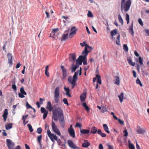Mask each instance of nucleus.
I'll return each mask as SVG.
<instances>
[{"label": "nucleus", "instance_id": "nucleus-1", "mask_svg": "<svg viewBox=\"0 0 149 149\" xmlns=\"http://www.w3.org/2000/svg\"><path fill=\"white\" fill-rule=\"evenodd\" d=\"M53 107L54 108L52 110V118L55 121L58 120V118H60L63 116L62 109L60 107H56L54 105Z\"/></svg>", "mask_w": 149, "mask_h": 149}, {"label": "nucleus", "instance_id": "nucleus-2", "mask_svg": "<svg viewBox=\"0 0 149 149\" xmlns=\"http://www.w3.org/2000/svg\"><path fill=\"white\" fill-rule=\"evenodd\" d=\"M126 0H121V10L122 11L124 10L125 12L128 11L130 7L131 2L130 0H127L125 3Z\"/></svg>", "mask_w": 149, "mask_h": 149}, {"label": "nucleus", "instance_id": "nucleus-3", "mask_svg": "<svg viewBox=\"0 0 149 149\" xmlns=\"http://www.w3.org/2000/svg\"><path fill=\"white\" fill-rule=\"evenodd\" d=\"M78 73L79 71H77L74 73L72 77L71 76H69L68 77V80L70 83L72 84V89L74 88V86L76 85V81L78 79Z\"/></svg>", "mask_w": 149, "mask_h": 149}, {"label": "nucleus", "instance_id": "nucleus-4", "mask_svg": "<svg viewBox=\"0 0 149 149\" xmlns=\"http://www.w3.org/2000/svg\"><path fill=\"white\" fill-rule=\"evenodd\" d=\"M54 97L55 102L56 103H58L60 98V90L58 87H56L55 90Z\"/></svg>", "mask_w": 149, "mask_h": 149}, {"label": "nucleus", "instance_id": "nucleus-5", "mask_svg": "<svg viewBox=\"0 0 149 149\" xmlns=\"http://www.w3.org/2000/svg\"><path fill=\"white\" fill-rule=\"evenodd\" d=\"M47 132L48 136L52 142H54V140L56 141H57L58 139L57 136L55 135H54L52 133L48 127Z\"/></svg>", "mask_w": 149, "mask_h": 149}, {"label": "nucleus", "instance_id": "nucleus-6", "mask_svg": "<svg viewBox=\"0 0 149 149\" xmlns=\"http://www.w3.org/2000/svg\"><path fill=\"white\" fill-rule=\"evenodd\" d=\"M52 127L53 131L57 135L60 136L61 135L60 132L58 128L55 123L53 121L52 122Z\"/></svg>", "mask_w": 149, "mask_h": 149}, {"label": "nucleus", "instance_id": "nucleus-7", "mask_svg": "<svg viewBox=\"0 0 149 149\" xmlns=\"http://www.w3.org/2000/svg\"><path fill=\"white\" fill-rule=\"evenodd\" d=\"M6 144L9 149H14L15 143L9 139H6Z\"/></svg>", "mask_w": 149, "mask_h": 149}, {"label": "nucleus", "instance_id": "nucleus-8", "mask_svg": "<svg viewBox=\"0 0 149 149\" xmlns=\"http://www.w3.org/2000/svg\"><path fill=\"white\" fill-rule=\"evenodd\" d=\"M69 146L73 149H79V148L76 146L73 142L70 140H68L67 141Z\"/></svg>", "mask_w": 149, "mask_h": 149}, {"label": "nucleus", "instance_id": "nucleus-9", "mask_svg": "<svg viewBox=\"0 0 149 149\" xmlns=\"http://www.w3.org/2000/svg\"><path fill=\"white\" fill-rule=\"evenodd\" d=\"M83 43L84 44V45H86V47L84 48V50L82 52V54H86L87 53V55H88V53L89 52L88 51L87 48H88L91 49H92V47L88 46L86 43L85 41L83 42Z\"/></svg>", "mask_w": 149, "mask_h": 149}, {"label": "nucleus", "instance_id": "nucleus-10", "mask_svg": "<svg viewBox=\"0 0 149 149\" xmlns=\"http://www.w3.org/2000/svg\"><path fill=\"white\" fill-rule=\"evenodd\" d=\"M137 129L136 130L137 133L138 134H143L146 132V130L145 129L142 128H141L139 126H137Z\"/></svg>", "mask_w": 149, "mask_h": 149}, {"label": "nucleus", "instance_id": "nucleus-11", "mask_svg": "<svg viewBox=\"0 0 149 149\" xmlns=\"http://www.w3.org/2000/svg\"><path fill=\"white\" fill-rule=\"evenodd\" d=\"M68 132H69L70 136L73 138L75 137V132L74 129L72 127V125H70V127L68 128Z\"/></svg>", "mask_w": 149, "mask_h": 149}, {"label": "nucleus", "instance_id": "nucleus-12", "mask_svg": "<svg viewBox=\"0 0 149 149\" xmlns=\"http://www.w3.org/2000/svg\"><path fill=\"white\" fill-rule=\"evenodd\" d=\"M83 55V56H79V58H81L82 62H83V64L84 65H86L87 64L86 59V56L87 55V53Z\"/></svg>", "mask_w": 149, "mask_h": 149}, {"label": "nucleus", "instance_id": "nucleus-13", "mask_svg": "<svg viewBox=\"0 0 149 149\" xmlns=\"http://www.w3.org/2000/svg\"><path fill=\"white\" fill-rule=\"evenodd\" d=\"M75 27L74 26L72 27L70 30V32L69 34V36L71 38H72L76 33V30Z\"/></svg>", "mask_w": 149, "mask_h": 149}, {"label": "nucleus", "instance_id": "nucleus-14", "mask_svg": "<svg viewBox=\"0 0 149 149\" xmlns=\"http://www.w3.org/2000/svg\"><path fill=\"white\" fill-rule=\"evenodd\" d=\"M69 31V30L66 31H65L64 33L62 35V36L61 40V41H65L67 38Z\"/></svg>", "mask_w": 149, "mask_h": 149}, {"label": "nucleus", "instance_id": "nucleus-15", "mask_svg": "<svg viewBox=\"0 0 149 149\" xmlns=\"http://www.w3.org/2000/svg\"><path fill=\"white\" fill-rule=\"evenodd\" d=\"M46 108L49 111H51L53 110L54 109V108L52 106L51 102L49 101L47 103Z\"/></svg>", "mask_w": 149, "mask_h": 149}, {"label": "nucleus", "instance_id": "nucleus-16", "mask_svg": "<svg viewBox=\"0 0 149 149\" xmlns=\"http://www.w3.org/2000/svg\"><path fill=\"white\" fill-rule=\"evenodd\" d=\"M86 93H83L80 96V99L81 101V102H84L85 101V99L86 98Z\"/></svg>", "mask_w": 149, "mask_h": 149}, {"label": "nucleus", "instance_id": "nucleus-17", "mask_svg": "<svg viewBox=\"0 0 149 149\" xmlns=\"http://www.w3.org/2000/svg\"><path fill=\"white\" fill-rule=\"evenodd\" d=\"M8 115V111L7 109H5L2 116L3 118L4 121L5 122L6 121L7 116Z\"/></svg>", "mask_w": 149, "mask_h": 149}, {"label": "nucleus", "instance_id": "nucleus-18", "mask_svg": "<svg viewBox=\"0 0 149 149\" xmlns=\"http://www.w3.org/2000/svg\"><path fill=\"white\" fill-rule=\"evenodd\" d=\"M59 119V123L61 127L64 128V120L63 116L60 118H58Z\"/></svg>", "mask_w": 149, "mask_h": 149}, {"label": "nucleus", "instance_id": "nucleus-19", "mask_svg": "<svg viewBox=\"0 0 149 149\" xmlns=\"http://www.w3.org/2000/svg\"><path fill=\"white\" fill-rule=\"evenodd\" d=\"M90 145V143L88 142V140H85L84 141V143L82 144V146L84 148H87Z\"/></svg>", "mask_w": 149, "mask_h": 149}, {"label": "nucleus", "instance_id": "nucleus-20", "mask_svg": "<svg viewBox=\"0 0 149 149\" xmlns=\"http://www.w3.org/2000/svg\"><path fill=\"white\" fill-rule=\"evenodd\" d=\"M7 56L8 58V63L11 65L12 63V55L11 53H9L8 54Z\"/></svg>", "mask_w": 149, "mask_h": 149}, {"label": "nucleus", "instance_id": "nucleus-21", "mask_svg": "<svg viewBox=\"0 0 149 149\" xmlns=\"http://www.w3.org/2000/svg\"><path fill=\"white\" fill-rule=\"evenodd\" d=\"M76 58V56L75 53L71 54H70L69 60L71 61H75Z\"/></svg>", "mask_w": 149, "mask_h": 149}, {"label": "nucleus", "instance_id": "nucleus-22", "mask_svg": "<svg viewBox=\"0 0 149 149\" xmlns=\"http://www.w3.org/2000/svg\"><path fill=\"white\" fill-rule=\"evenodd\" d=\"M64 89L66 92V95L68 96L69 97H71V96L70 94V90L68 88H66L65 86L64 87Z\"/></svg>", "mask_w": 149, "mask_h": 149}, {"label": "nucleus", "instance_id": "nucleus-23", "mask_svg": "<svg viewBox=\"0 0 149 149\" xmlns=\"http://www.w3.org/2000/svg\"><path fill=\"white\" fill-rule=\"evenodd\" d=\"M103 127L105 131L108 134L110 133V131H109L108 127L106 124H103Z\"/></svg>", "mask_w": 149, "mask_h": 149}, {"label": "nucleus", "instance_id": "nucleus-24", "mask_svg": "<svg viewBox=\"0 0 149 149\" xmlns=\"http://www.w3.org/2000/svg\"><path fill=\"white\" fill-rule=\"evenodd\" d=\"M118 97L119 99L120 102L122 103L123 102V100L124 97V94L123 92H121L120 95H118Z\"/></svg>", "mask_w": 149, "mask_h": 149}, {"label": "nucleus", "instance_id": "nucleus-25", "mask_svg": "<svg viewBox=\"0 0 149 149\" xmlns=\"http://www.w3.org/2000/svg\"><path fill=\"white\" fill-rule=\"evenodd\" d=\"M97 131V128L95 127H91L90 133L91 134H95L96 133Z\"/></svg>", "mask_w": 149, "mask_h": 149}, {"label": "nucleus", "instance_id": "nucleus-26", "mask_svg": "<svg viewBox=\"0 0 149 149\" xmlns=\"http://www.w3.org/2000/svg\"><path fill=\"white\" fill-rule=\"evenodd\" d=\"M133 23H132L131 24V25L130 26L129 29V32L131 34L132 36L134 35V32L133 29Z\"/></svg>", "mask_w": 149, "mask_h": 149}, {"label": "nucleus", "instance_id": "nucleus-27", "mask_svg": "<svg viewBox=\"0 0 149 149\" xmlns=\"http://www.w3.org/2000/svg\"><path fill=\"white\" fill-rule=\"evenodd\" d=\"M97 133L102 137H105L107 135L105 133H102L100 129H98L97 130Z\"/></svg>", "mask_w": 149, "mask_h": 149}, {"label": "nucleus", "instance_id": "nucleus-28", "mask_svg": "<svg viewBox=\"0 0 149 149\" xmlns=\"http://www.w3.org/2000/svg\"><path fill=\"white\" fill-rule=\"evenodd\" d=\"M80 132L83 134H88L90 132V131L88 130L84 129L80 130Z\"/></svg>", "mask_w": 149, "mask_h": 149}, {"label": "nucleus", "instance_id": "nucleus-29", "mask_svg": "<svg viewBox=\"0 0 149 149\" xmlns=\"http://www.w3.org/2000/svg\"><path fill=\"white\" fill-rule=\"evenodd\" d=\"M115 81L114 84H116L118 85L120 84V79L119 77L118 76H116L115 77Z\"/></svg>", "mask_w": 149, "mask_h": 149}, {"label": "nucleus", "instance_id": "nucleus-30", "mask_svg": "<svg viewBox=\"0 0 149 149\" xmlns=\"http://www.w3.org/2000/svg\"><path fill=\"white\" fill-rule=\"evenodd\" d=\"M48 68L49 66L48 65H47L45 67V74L47 77H48L49 76V73L48 72Z\"/></svg>", "mask_w": 149, "mask_h": 149}, {"label": "nucleus", "instance_id": "nucleus-31", "mask_svg": "<svg viewBox=\"0 0 149 149\" xmlns=\"http://www.w3.org/2000/svg\"><path fill=\"white\" fill-rule=\"evenodd\" d=\"M127 60L129 64L132 66H134L135 65V63L132 61V59L131 58H128Z\"/></svg>", "mask_w": 149, "mask_h": 149}, {"label": "nucleus", "instance_id": "nucleus-32", "mask_svg": "<svg viewBox=\"0 0 149 149\" xmlns=\"http://www.w3.org/2000/svg\"><path fill=\"white\" fill-rule=\"evenodd\" d=\"M118 33L117 29H116L111 31L110 33L112 36H115Z\"/></svg>", "mask_w": 149, "mask_h": 149}, {"label": "nucleus", "instance_id": "nucleus-33", "mask_svg": "<svg viewBox=\"0 0 149 149\" xmlns=\"http://www.w3.org/2000/svg\"><path fill=\"white\" fill-rule=\"evenodd\" d=\"M13 125L12 123H8L6 125H5L6 129L7 130H9L11 129Z\"/></svg>", "mask_w": 149, "mask_h": 149}, {"label": "nucleus", "instance_id": "nucleus-34", "mask_svg": "<svg viewBox=\"0 0 149 149\" xmlns=\"http://www.w3.org/2000/svg\"><path fill=\"white\" fill-rule=\"evenodd\" d=\"M82 106L84 108L85 110L87 111H88L90 110L89 107L86 105V102L83 103L82 104Z\"/></svg>", "mask_w": 149, "mask_h": 149}, {"label": "nucleus", "instance_id": "nucleus-35", "mask_svg": "<svg viewBox=\"0 0 149 149\" xmlns=\"http://www.w3.org/2000/svg\"><path fill=\"white\" fill-rule=\"evenodd\" d=\"M118 18L119 20V21L120 23H121V25H123V21L122 18L120 15L119 14L118 15Z\"/></svg>", "mask_w": 149, "mask_h": 149}, {"label": "nucleus", "instance_id": "nucleus-36", "mask_svg": "<svg viewBox=\"0 0 149 149\" xmlns=\"http://www.w3.org/2000/svg\"><path fill=\"white\" fill-rule=\"evenodd\" d=\"M82 61L81 60V58H79L76 60V63L77 64H78V65H81L82 64Z\"/></svg>", "mask_w": 149, "mask_h": 149}, {"label": "nucleus", "instance_id": "nucleus-37", "mask_svg": "<svg viewBox=\"0 0 149 149\" xmlns=\"http://www.w3.org/2000/svg\"><path fill=\"white\" fill-rule=\"evenodd\" d=\"M96 77L97 79V83L100 84H101L102 81L100 76L99 75H96Z\"/></svg>", "mask_w": 149, "mask_h": 149}, {"label": "nucleus", "instance_id": "nucleus-38", "mask_svg": "<svg viewBox=\"0 0 149 149\" xmlns=\"http://www.w3.org/2000/svg\"><path fill=\"white\" fill-rule=\"evenodd\" d=\"M20 93L24 94L25 95H27L23 87H21L20 88Z\"/></svg>", "mask_w": 149, "mask_h": 149}, {"label": "nucleus", "instance_id": "nucleus-39", "mask_svg": "<svg viewBox=\"0 0 149 149\" xmlns=\"http://www.w3.org/2000/svg\"><path fill=\"white\" fill-rule=\"evenodd\" d=\"M102 112L104 113L105 112L108 111L106 106H102V107L101 111Z\"/></svg>", "mask_w": 149, "mask_h": 149}, {"label": "nucleus", "instance_id": "nucleus-40", "mask_svg": "<svg viewBox=\"0 0 149 149\" xmlns=\"http://www.w3.org/2000/svg\"><path fill=\"white\" fill-rule=\"evenodd\" d=\"M130 141H128L129 144V147L130 149H135V147L133 144L130 143Z\"/></svg>", "mask_w": 149, "mask_h": 149}, {"label": "nucleus", "instance_id": "nucleus-41", "mask_svg": "<svg viewBox=\"0 0 149 149\" xmlns=\"http://www.w3.org/2000/svg\"><path fill=\"white\" fill-rule=\"evenodd\" d=\"M125 19L127 21V24H128L130 22V17L129 15L127 13H126V14Z\"/></svg>", "mask_w": 149, "mask_h": 149}, {"label": "nucleus", "instance_id": "nucleus-42", "mask_svg": "<svg viewBox=\"0 0 149 149\" xmlns=\"http://www.w3.org/2000/svg\"><path fill=\"white\" fill-rule=\"evenodd\" d=\"M138 62L141 65H143V59L140 56L139 57L138 59Z\"/></svg>", "mask_w": 149, "mask_h": 149}, {"label": "nucleus", "instance_id": "nucleus-43", "mask_svg": "<svg viewBox=\"0 0 149 149\" xmlns=\"http://www.w3.org/2000/svg\"><path fill=\"white\" fill-rule=\"evenodd\" d=\"M123 48L124 50L126 52H127L128 50V47L126 44H124L123 45Z\"/></svg>", "mask_w": 149, "mask_h": 149}, {"label": "nucleus", "instance_id": "nucleus-44", "mask_svg": "<svg viewBox=\"0 0 149 149\" xmlns=\"http://www.w3.org/2000/svg\"><path fill=\"white\" fill-rule=\"evenodd\" d=\"M27 126L28 127L29 130L30 132H32L33 131V129L32 126L30 124H28Z\"/></svg>", "mask_w": 149, "mask_h": 149}, {"label": "nucleus", "instance_id": "nucleus-45", "mask_svg": "<svg viewBox=\"0 0 149 149\" xmlns=\"http://www.w3.org/2000/svg\"><path fill=\"white\" fill-rule=\"evenodd\" d=\"M42 138V136L41 135L37 137V141L40 144H41Z\"/></svg>", "mask_w": 149, "mask_h": 149}, {"label": "nucleus", "instance_id": "nucleus-46", "mask_svg": "<svg viewBox=\"0 0 149 149\" xmlns=\"http://www.w3.org/2000/svg\"><path fill=\"white\" fill-rule=\"evenodd\" d=\"M42 129L40 127L38 128L37 129V133L39 134H41L42 131Z\"/></svg>", "mask_w": 149, "mask_h": 149}, {"label": "nucleus", "instance_id": "nucleus-47", "mask_svg": "<svg viewBox=\"0 0 149 149\" xmlns=\"http://www.w3.org/2000/svg\"><path fill=\"white\" fill-rule=\"evenodd\" d=\"M41 113H44L48 112V111H47L46 110L44 107H42L41 108Z\"/></svg>", "mask_w": 149, "mask_h": 149}, {"label": "nucleus", "instance_id": "nucleus-48", "mask_svg": "<svg viewBox=\"0 0 149 149\" xmlns=\"http://www.w3.org/2000/svg\"><path fill=\"white\" fill-rule=\"evenodd\" d=\"M136 82L137 84H139L141 86H142V84H141L140 80L138 78L136 79Z\"/></svg>", "mask_w": 149, "mask_h": 149}, {"label": "nucleus", "instance_id": "nucleus-49", "mask_svg": "<svg viewBox=\"0 0 149 149\" xmlns=\"http://www.w3.org/2000/svg\"><path fill=\"white\" fill-rule=\"evenodd\" d=\"M58 29H54L52 31V34H53V35H54L55 36V33L58 32Z\"/></svg>", "mask_w": 149, "mask_h": 149}, {"label": "nucleus", "instance_id": "nucleus-50", "mask_svg": "<svg viewBox=\"0 0 149 149\" xmlns=\"http://www.w3.org/2000/svg\"><path fill=\"white\" fill-rule=\"evenodd\" d=\"M61 68L62 70V72L67 73L66 69L65 68L64 66L62 65L61 66Z\"/></svg>", "mask_w": 149, "mask_h": 149}, {"label": "nucleus", "instance_id": "nucleus-51", "mask_svg": "<svg viewBox=\"0 0 149 149\" xmlns=\"http://www.w3.org/2000/svg\"><path fill=\"white\" fill-rule=\"evenodd\" d=\"M63 101L65 104H67L68 106L69 105L67 99L65 98H64L63 100Z\"/></svg>", "mask_w": 149, "mask_h": 149}, {"label": "nucleus", "instance_id": "nucleus-52", "mask_svg": "<svg viewBox=\"0 0 149 149\" xmlns=\"http://www.w3.org/2000/svg\"><path fill=\"white\" fill-rule=\"evenodd\" d=\"M81 124L79 123H77L75 125V127H78L80 128L81 127Z\"/></svg>", "mask_w": 149, "mask_h": 149}, {"label": "nucleus", "instance_id": "nucleus-53", "mask_svg": "<svg viewBox=\"0 0 149 149\" xmlns=\"http://www.w3.org/2000/svg\"><path fill=\"white\" fill-rule=\"evenodd\" d=\"M123 132L124 133V136L126 137L128 136V133L126 129H125L123 131Z\"/></svg>", "mask_w": 149, "mask_h": 149}, {"label": "nucleus", "instance_id": "nucleus-54", "mask_svg": "<svg viewBox=\"0 0 149 149\" xmlns=\"http://www.w3.org/2000/svg\"><path fill=\"white\" fill-rule=\"evenodd\" d=\"M72 65L73 67L71 68L72 72H75L77 69V68L75 67V66L73 64Z\"/></svg>", "mask_w": 149, "mask_h": 149}, {"label": "nucleus", "instance_id": "nucleus-55", "mask_svg": "<svg viewBox=\"0 0 149 149\" xmlns=\"http://www.w3.org/2000/svg\"><path fill=\"white\" fill-rule=\"evenodd\" d=\"M138 21L139 23L142 26L143 25V23L141 19V18L139 19Z\"/></svg>", "mask_w": 149, "mask_h": 149}, {"label": "nucleus", "instance_id": "nucleus-56", "mask_svg": "<svg viewBox=\"0 0 149 149\" xmlns=\"http://www.w3.org/2000/svg\"><path fill=\"white\" fill-rule=\"evenodd\" d=\"M24 94H23L22 93H18V96L19 97L21 98H23L25 97V96H24Z\"/></svg>", "mask_w": 149, "mask_h": 149}, {"label": "nucleus", "instance_id": "nucleus-57", "mask_svg": "<svg viewBox=\"0 0 149 149\" xmlns=\"http://www.w3.org/2000/svg\"><path fill=\"white\" fill-rule=\"evenodd\" d=\"M87 15L88 17H93V15L92 13L89 11H88V13L87 14Z\"/></svg>", "mask_w": 149, "mask_h": 149}, {"label": "nucleus", "instance_id": "nucleus-58", "mask_svg": "<svg viewBox=\"0 0 149 149\" xmlns=\"http://www.w3.org/2000/svg\"><path fill=\"white\" fill-rule=\"evenodd\" d=\"M62 78L64 79L67 76V73L62 72Z\"/></svg>", "mask_w": 149, "mask_h": 149}, {"label": "nucleus", "instance_id": "nucleus-59", "mask_svg": "<svg viewBox=\"0 0 149 149\" xmlns=\"http://www.w3.org/2000/svg\"><path fill=\"white\" fill-rule=\"evenodd\" d=\"M26 106L27 109L32 108V107L28 104V102H26Z\"/></svg>", "mask_w": 149, "mask_h": 149}, {"label": "nucleus", "instance_id": "nucleus-60", "mask_svg": "<svg viewBox=\"0 0 149 149\" xmlns=\"http://www.w3.org/2000/svg\"><path fill=\"white\" fill-rule=\"evenodd\" d=\"M107 145L108 146V149H114L113 146L109 144H108Z\"/></svg>", "mask_w": 149, "mask_h": 149}, {"label": "nucleus", "instance_id": "nucleus-61", "mask_svg": "<svg viewBox=\"0 0 149 149\" xmlns=\"http://www.w3.org/2000/svg\"><path fill=\"white\" fill-rule=\"evenodd\" d=\"M48 113V112H47L46 113H43L44 114L43 115V118L44 119H45V118H46V117Z\"/></svg>", "mask_w": 149, "mask_h": 149}, {"label": "nucleus", "instance_id": "nucleus-62", "mask_svg": "<svg viewBox=\"0 0 149 149\" xmlns=\"http://www.w3.org/2000/svg\"><path fill=\"white\" fill-rule=\"evenodd\" d=\"M12 88L14 90H16V89H17L16 86V85H15V82L14 83V84L12 85Z\"/></svg>", "mask_w": 149, "mask_h": 149}, {"label": "nucleus", "instance_id": "nucleus-63", "mask_svg": "<svg viewBox=\"0 0 149 149\" xmlns=\"http://www.w3.org/2000/svg\"><path fill=\"white\" fill-rule=\"evenodd\" d=\"M118 122L120 124H121V125H123L124 124V122L122 120H121L120 119H118Z\"/></svg>", "mask_w": 149, "mask_h": 149}, {"label": "nucleus", "instance_id": "nucleus-64", "mask_svg": "<svg viewBox=\"0 0 149 149\" xmlns=\"http://www.w3.org/2000/svg\"><path fill=\"white\" fill-rule=\"evenodd\" d=\"M132 72L133 73V75L134 77L135 78H136V72L134 70H133Z\"/></svg>", "mask_w": 149, "mask_h": 149}]
</instances>
